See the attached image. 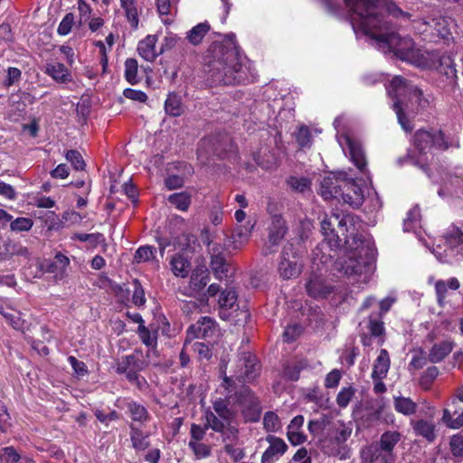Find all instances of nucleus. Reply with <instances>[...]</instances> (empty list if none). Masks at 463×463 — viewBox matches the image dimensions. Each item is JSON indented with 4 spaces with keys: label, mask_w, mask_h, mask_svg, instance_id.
<instances>
[{
    "label": "nucleus",
    "mask_w": 463,
    "mask_h": 463,
    "mask_svg": "<svg viewBox=\"0 0 463 463\" xmlns=\"http://www.w3.org/2000/svg\"><path fill=\"white\" fill-rule=\"evenodd\" d=\"M354 6L352 16V27L355 33L361 32L371 38L373 43L383 52H392L398 59L420 65L421 53L416 49L410 37H402L395 33L387 20L388 12L393 17L410 20L411 14L392 5L386 9L379 0H345Z\"/></svg>",
    "instance_id": "1"
},
{
    "label": "nucleus",
    "mask_w": 463,
    "mask_h": 463,
    "mask_svg": "<svg viewBox=\"0 0 463 463\" xmlns=\"http://www.w3.org/2000/svg\"><path fill=\"white\" fill-rule=\"evenodd\" d=\"M351 222L350 215L335 213L326 214L321 221L325 241L331 250L339 248L343 241L352 249L346 259L335 262V269L347 277L369 271L375 258L373 244L369 240L362 239V235L354 236L353 243H350L347 224Z\"/></svg>",
    "instance_id": "2"
},
{
    "label": "nucleus",
    "mask_w": 463,
    "mask_h": 463,
    "mask_svg": "<svg viewBox=\"0 0 463 463\" xmlns=\"http://www.w3.org/2000/svg\"><path fill=\"white\" fill-rule=\"evenodd\" d=\"M209 51L213 59L208 62L207 72L212 84L235 85L244 80L234 34L225 36L221 43H213Z\"/></svg>",
    "instance_id": "3"
},
{
    "label": "nucleus",
    "mask_w": 463,
    "mask_h": 463,
    "mask_svg": "<svg viewBox=\"0 0 463 463\" xmlns=\"http://www.w3.org/2000/svg\"><path fill=\"white\" fill-rule=\"evenodd\" d=\"M387 92L392 99H395L392 108L399 124L405 131H411L414 127L412 119L430 107V96H425L421 90L409 84L401 76L392 78Z\"/></svg>",
    "instance_id": "4"
},
{
    "label": "nucleus",
    "mask_w": 463,
    "mask_h": 463,
    "mask_svg": "<svg viewBox=\"0 0 463 463\" xmlns=\"http://www.w3.org/2000/svg\"><path fill=\"white\" fill-rule=\"evenodd\" d=\"M233 403L240 408L245 422H257L260 419L262 407L259 397L248 386H241L231 396Z\"/></svg>",
    "instance_id": "5"
},
{
    "label": "nucleus",
    "mask_w": 463,
    "mask_h": 463,
    "mask_svg": "<svg viewBox=\"0 0 463 463\" xmlns=\"http://www.w3.org/2000/svg\"><path fill=\"white\" fill-rule=\"evenodd\" d=\"M415 149L420 156L426 155L435 147L439 150H447L452 146V139L442 130H418L413 137Z\"/></svg>",
    "instance_id": "6"
},
{
    "label": "nucleus",
    "mask_w": 463,
    "mask_h": 463,
    "mask_svg": "<svg viewBox=\"0 0 463 463\" xmlns=\"http://www.w3.org/2000/svg\"><path fill=\"white\" fill-rule=\"evenodd\" d=\"M212 411L207 409L204 412L207 426L218 433H223L226 425L232 424L235 417V412L229 408V403L225 399L219 398L213 402Z\"/></svg>",
    "instance_id": "7"
},
{
    "label": "nucleus",
    "mask_w": 463,
    "mask_h": 463,
    "mask_svg": "<svg viewBox=\"0 0 463 463\" xmlns=\"http://www.w3.org/2000/svg\"><path fill=\"white\" fill-rule=\"evenodd\" d=\"M260 363L254 354L241 352L236 361L232 377L240 383H251L260 375Z\"/></svg>",
    "instance_id": "8"
},
{
    "label": "nucleus",
    "mask_w": 463,
    "mask_h": 463,
    "mask_svg": "<svg viewBox=\"0 0 463 463\" xmlns=\"http://www.w3.org/2000/svg\"><path fill=\"white\" fill-rule=\"evenodd\" d=\"M303 264L299 260V253L293 243H287L282 250L281 260L279 263V273L283 279H291L299 276Z\"/></svg>",
    "instance_id": "9"
},
{
    "label": "nucleus",
    "mask_w": 463,
    "mask_h": 463,
    "mask_svg": "<svg viewBox=\"0 0 463 463\" xmlns=\"http://www.w3.org/2000/svg\"><path fill=\"white\" fill-rule=\"evenodd\" d=\"M232 145L229 136H210L200 141L197 152L200 156L203 155L207 157L215 156L221 158L223 157L227 152L232 150Z\"/></svg>",
    "instance_id": "10"
},
{
    "label": "nucleus",
    "mask_w": 463,
    "mask_h": 463,
    "mask_svg": "<svg viewBox=\"0 0 463 463\" xmlns=\"http://www.w3.org/2000/svg\"><path fill=\"white\" fill-rule=\"evenodd\" d=\"M337 201L348 204L352 208H358L364 201V191L354 179L347 178L346 181H344L342 192Z\"/></svg>",
    "instance_id": "11"
},
{
    "label": "nucleus",
    "mask_w": 463,
    "mask_h": 463,
    "mask_svg": "<svg viewBox=\"0 0 463 463\" xmlns=\"http://www.w3.org/2000/svg\"><path fill=\"white\" fill-rule=\"evenodd\" d=\"M288 228L286 226V222L282 218L281 215L275 214L272 217L271 223L269 227V246H267L262 250L263 255L267 256L275 251L273 247L279 245V243L283 240L285 234L287 233Z\"/></svg>",
    "instance_id": "12"
},
{
    "label": "nucleus",
    "mask_w": 463,
    "mask_h": 463,
    "mask_svg": "<svg viewBox=\"0 0 463 463\" xmlns=\"http://www.w3.org/2000/svg\"><path fill=\"white\" fill-rule=\"evenodd\" d=\"M345 174L329 175L325 176L320 183V194L325 200H338L342 192L344 181H346Z\"/></svg>",
    "instance_id": "13"
},
{
    "label": "nucleus",
    "mask_w": 463,
    "mask_h": 463,
    "mask_svg": "<svg viewBox=\"0 0 463 463\" xmlns=\"http://www.w3.org/2000/svg\"><path fill=\"white\" fill-rule=\"evenodd\" d=\"M442 198L463 199V172L449 175L438 192Z\"/></svg>",
    "instance_id": "14"
},
{
    "label": "nucleus",
    "mask_w": 463,
    "mask_h": 463,
    "mask_svg": "<svg viewBox=\"0 0 463 463\" xmlns=\"http://www.w3.org/2000/svg\"><path fill=\"white\" fill-rule=\"evenodd\" d=\"M266 440L269 446L261 456V463H274L287 451L288 445L281 438L273 435H268Z\"/></svg>",
    "instance_id": "15"
},
{
    "label": "nucleus",
    "mask_w": 463,
    "mask_h": 463,
    "mask_svg": "<svg viewBox=\"0 0 463 463\" xmlns=\"http://www.w3.org/2000/svg\"><path fill=\"white\" fill-rule=\"evenodd\" d=\"M420 22L426 27L435 31L437 36L441 39L449 40L451 36V27L453 26L451 17L438 16L430 18L429 20L422 19Z\"/></svg>",
    "instance_id": "16"
},
{
    "label": "nucleus",
    "mask_w": 463,
    "mask_h": 463,
    "mask_svg": "<svg viewBox=\"0 0 463 463\" xmlns=\"http://www.w3.org/2000/svg\"><path fill=\"white\" fill-rule=\"evenodd\" d=\"M411 425L416 436L422 437L430 443L436 439V425L433 421L423 419L413 420L411 421Z\"/></svg>",
    "instance_id": "17"
},
{
    "label": "nucleus",
    "mask_w": 463,
    "mask_h": 463,
    "mask_svg": "<svg viewBox=\"0 0 463 463\" xmlns=\"http://www.w3.org/2000/svg\"><path fill=\"white\" fill-rule=\"evenodd\" d=\"M345 141L352 162L360 172L364 173L366 170L367 161L363 146L359 142L350 138L349 137H345Z\"/></svg>",
    "instance_id": "18"
},
{
    "label": "nucleus",
    "mask_w": 463,
    "mask_h": 463,
    "mask_svg": "<svg viewBox=\"0 0 463 463\" xmlns=\"http://www.w3.org/2000/svg\"><path fill=\"white\" fill-rule=\"evenodd\" d=\"M307 294L314 298H325L333 290V287L326 284L317 276H312L306 285Z\"/></svg>",
    "instance_id": "19"
},
{
    "label": "nucleus",
    "mask_w": 463,
    "mask_h": 463,
    "mask_svg": "<svg viewBox=\"0 0 463 463\" xmlns=\"http://www.w3.org/2000/svg\"><path fill=\"white\" fill-rule=\"evenodd\" d=\"M70 264V260L67 256L61 252L55 254L52 260L47 263L46 272L54 274L55 279H62L66 276V269Z\"/></svg>",
    "instance_id": "20"
},
{
    "label": "nucleus",
    "mask_w": 463,
    "mask_h": 463,
    "mask_svg": "<svg viewBox=\"0 0 463 463\" xmlns=\"http://www.w3.org/2000/svg\"><path fill=\"white\" fill-rule=\"evenodd\" d=\"M215 327V321L212 317H203L196 324L189 327L188 333H194V336L197 338H207L213 335Z\"/></svg>",
    "instance_id": "21"
},
{
    "label": "nucleus",
    "mask_w": 463,
    "mask_h": 463,
    "mask_svg": "<svg viewBox=\"0 0 463 463\" xmlns=\"http://www.w3.org/2000/svg\"><path fill=\"white\" fill-rule=\"evenodd\" d=\"M157 36L149 34L138 43L137 52L139 55L147 61H154L159 55L156 51Z\"/></svg>",
    "instance_id": "22"
},
{
    "label": "nucleus",
    "mask_w": 463,
    "mask_h": 463,
    "mask_svg": "<svg viewBox=\"0 0 463 463\" xmlns=\"http://www.w3.org/2000/svg\"><path fill=\"white\" fill-rule=\"evenodd\" d=\"M454 343L449 340L435 344L430 350L428 361L432 364L442 362L453 350Z\"/></svg>",
    "instance_id": "23"
},
{
    "label": "nucleus",
    "mask_w": 463,
    "mask_h": 463,
    "mask_svg": "<svg viewBox=\"0 0 463 463\" xmlns=\"http://www.w3.org/2000/svg\"><path fill=\"white\" fill-rule=\"evenodd\" d=\"M438 71L446 76L449 83L452 86L457 85L458 83V75L457 70L455 68V63L450 56L442 55L439 58V64L437 68Z\"/></svg>",
    "instance_id": "24"
},
{
    "label": "nucleus",
    "mask_w": 463,
    "mask_h": 463,
    "mask_svg": "<svg viewBox=\"0 0 463 463\" xmlns=\"http://www.w3.org/2000/svg\"><path fill=\"white\" fill-rule=\"evenodd\" d=\"M390 368V357L389 353L385 349H382L380 351V354L378 357L376 358L373 373H372V378L373 380H382L383 379Z\"/></svg>",
    "instance_id": "25"
},
{
    "label": "nucleus",
    "mask_w": 463,
    "mask_h": 463,
    "mask_svg": "<svg viewBox=\"0 0 463 463\" xmlns=\"http://www.w3.org/2000/svg\"><path fill=\"white\" fill-rule=\"evenodd\" d=\"M402 434L397 430L384 431L377 443L383 452H393L395 446L400 442Z\"/></svg>",
    "instance_id": "26"
},
{
    "label": "nucleus",
    "mask_w": 463,
    "mask_h": 463,
    "mask_svg": "<svg viewBox=\"0 0 463 463\" xmlns=\"http://www.w3.org/2000/svg\"><path fill=\"white\" fill-rule=\"evenodd\" d=\"M130 429V440L133 448L136 450H145L150 446L148 439L149 434L144 433L140 429L136 427L133 423L129 425Z\"/></svg>",
    "instance_id": "27"
},
{
    "label": "nucleus",
    "mask_w": 463,
    "mask_h": 463,
    "mask_svg": "<svg viewBox=\"0 0 463 463\" xmlns=\"http://www.w3.org/2000/svg\"><path fill=\"white\" fill-rule=\"evenodd\" d=\"M45 72L57 82L65 83L71 80L68 69L60 62L47 64Z\"/></svg>",
    "instance_id": "28"
},
{
    "label": "nucleus",
    "mask_w": 463,
    "mask_h": 463,
    "mask_svg": "<svg viewBox=\"0 0 463 463\" xmlns=\"http://www.w3.org/2000/svg\"><path fill=\"white\" fill-rule=\"evenodd\" d=\"M393 407L395 411L405 416H411L417 411V404L409 397L395 396L393 398Z\"/></svg>",
    "instance_id": "29"
},
{
    "label": "nucleus",
    "mask_w": 463,
    "mask_h": 463,
    "mask_svg": "<svg viewBox=\"0 0 463 463\" xmlns=\"http://www.w3.org/2000/svg\"><path fill=\"white\" fill-rule=\"evenodd\" d=\"M253 225L250 228L239 226L233 232L232 236L228 239L225 245L232 244L234 250L240 249L248 240Z\"/></svg>",
    "instance_id": "30"
},
{
    "label": "nucleus",
    "mask_w": 463,
    "mask_h": 463,
    "mask_svg": "<svg viewBox=\"0 0 463 463\" xmlns=\"http://www.w3.org/2000/svg\"><path fill=\"white\" fill-rule=\"evenodd\" d=\"M209 30L210 24L207 22L200 23L187 32L186 39L191 44L198 45L202 43Z\"/></svg>",
    "instance_id": "31"
},
{
    "label": "nucleus",
    "mask_w": 463,
    "mask_h": 463,
    "mask_svg": "<svg viewBox=\"0 0 463 463\" xmlns=\"http://www.w3.org/2000/svg\"><path fill=\"white\" fill-rule=\"evenodd\" d=\"M170 265L175 276L181 278H185L188 276V268L190 266V262L181 254L174 255Z\"/></svg>",
    "instance_id": "32"
},
{
    "label": "nucleus",
    "mask_w": 463,
    "mask_h": 463,
    "mask_svg": "<svg viewBox=\"0 0 463 463\" xmlns=\"http://www.w3.org/2000/svg\"><path fill=\"white\" fill-rule=\"evenodd\" d=\"M0 314L5 318L6 322L14 329H22L24 321L21 317L19 311L0 305Z\"/></svg>",
    "instance_id": "33"
},
{
    "label": "nucleus",
    "mask_w": 463,
    "mask_h": 463,
    "mask_svg": "<svg viewBox=\"0 0 463 463\" xmlns=\"http://www.w3.org/2000/svg\"><path fill=\"white\" fill-rule=\"evenodd\" d=\"M127 407L132 420L143 423L150 419V415L144 405L132 401L128 403Z\"/></svg>",
    "instance_id": "34"
},
{
    "label": "nucleus",
    "mask_w": 463,
    "mask_h": 463,
    "mask_svg": "<svg viewBox=\"0 0 463 463\" xmlns=\"http://www.w3.org/2000/svg\"><path fill=\"white\" fill-rule=\"evenodd\" d=\"M165 110L171 117H178L183 113L182 101L175 93L167 96L165 101Z\"/></svg>",
    "instance_id": "35"
},
{
    "label": "nucleus",
    "mask_w": 463,
    "mask_h": 463,
    "mask_svg": "<svg viewBox=\"0 0 463 463\" xmlns=\"http://www.w3.org/2000/svg\"><path fill=\"white\" fill-rule=\"evenodd\" d=\"M168 202L180 211H186L191 204V196L187 193H175L168 197Z\"/></svg>",
    "instance_id": "36"
},
{
    "label": "nucleus",
    "mask_w": 463,
    "mask_h": 463,
    "mask_svg": "<svg viewBox=\"0 0 463 463\" xmlns=\"http://www.w3.org/2000/svg\"><path fill=\"white\" fill-rule=\"evenodd\" d=\"M21 458L22 454L13 446L0 449V460L3 463H18Z\"/></svg>",
    "instance_id": "37"
},
{
    "label": "nucleus",
    "mask_w": 463,
    "mask_h": 463,
    "mask_svg": "<svg viewBox=\"0 0 463 463\" xmlns=\"http://www.w3.org/2000/svg\"><path fill=\"white\" fill-rule=\"evenodd\" d=\"M210 278L207 271H196L191 276V288L194 290H202L209 282Z\"/></svg>",
    "instance_id": "38"
},
{
    "label": "nucleus",
    "mask_w": 463,
    "mask_h": 463,
    "mask_svg": "<svg viewBox=\"0 0 463 463\" xmlns=\"http://www.w3.org/2000/svg\"><path fill=\"white\" fill-rule=\"evenodd\" d=\"M137 61L136 59L128 58L125 61V78L130 84L137 82Z\"/></svg>",
    "instance_id": "39"
},
{
    "label": "nucleus",
    "mask_w": 463,
    "mask_h": 463,
    "mask_svg": "<svg viewBox=\"0 0 463 463\" xmlns=\"http://www.w3.org/2000/svg\"><path fill=\"white\" fill-rule=\"evenodd\" d=\"M210 267L217 278H222L228 271L224 256L212 257Z\"/></svg>",
    "instance_id": "40"
},
{
    "label": "nucleus",
    "mask_w": 463,
    "mask_h": 463,
    "mask_svg": "<svg viewBox=\"0 0 463 463\" xmlns=\"http://www.w3.org/2000/svg\"><path fill=\"white\" fill-rule=\"evenodd\" d=\"M264 429L267 432H276L280 428V420L273 411H267L263 418Z\"/></svg>",
    "instance_id": "41"
},
{
    "label": "nucleus",
    "mask_w": 463,
    "mask_h": 463,
    "mask_svg": "<svg viewBox=\"0 0 463 463\" xmlns=\"http://www.w3.org/2000/svg\"><path fill=\"white\" fill-rule=\"evenodd\" d=\"M444 238L446 242L452 248L463 244V232L456 226H452L451 230L446 232Z\"/></svg>",
    "instance_id": "42"
},
{
    "label": "nucleus",
    "mask_w": 463,
    "mask_h": 463,
    "mask_svg": "<svg viewBox=\"0 0 463 463\" xmlns=\"http://www.w3.org/2000/svg\"><path fill=\"white\" fill-rule=\"evenodd\" d=\"M237 298L238 296L234 289L226 288L221 293L219 304L222 307L232 308L237 301Z\"/></svg>",
    "instance_id": "43"
},
{
    "label": "nucleus",
    "mask_w": 463,
    "mask_h": 463,
    "mask_svg": "<svg viewBox=\"0 0 463 463\" xmlns=\"http://www.w3.org/2000/svg\"><path fill=\"white\" fill-rule=\"evenodd\" d=\"M381 457V449L377 446H370L361 451L362 463H374Z\"/></svg>",
    "instance_id": "44"
},
{
    "label": "nucleus",
    "mask_w": 463,
    "mask_h": 463,
    "mask_svg": "<svg viewBox=\"0 0 463 463\" xmlns=\"http://www.w3.org/2000/svg\"><path fill=\"white\" fill-rule=\"evenodd\" d=\"M65 158L72 165L75 170H84L86 164L82 156L78 150H68L65 154Z\"/></svg>",
    "instance_id": "45"
},
{
    "label": "nucleus",
    "mask_w": 463,
    "mask_h": 463,
    "mask_svg": "<svg viewBox=\"0 0 463 463\" xmlns=\"http://www.w3.org/2000/svg\"><path fill=\"white\" fill-rule=\"evenodd\" d=\"M33 221L26 217H18L14 221H11L10 228L13 232H28L32 229Z\"/></svg>",
    "instance_id": "46"
},
{
    "label": "nucleus",
    "mask_w": 463,
    "mask_h": 463,
    "mask_svg": "<svg viewBox=\"0 0 463 463\" xmlns=\"http://www.w3.org/2000/svg\"><path fill=\"white\" fill-rule=\"evenodd\" d=\"M449 449L452 456L458 459H463V439L458 434L450 438Z\"/></svg>",
    "instance_id": "47"
},
{
    "label": "nucleus",
    "mask_w": 463,
    "mask_h": 463,
    "mask_svg": "<svg viewBox=\"0 0 463 463\" xmlns=\"http://www.w3.org/2000/svg\"><path fill=\"white\" fill-rule=\"evenodd\" d=\"M22 71L18 68L9 67L6 70V75L2 82L5 88H9L21 80Z\"/></svg>",
    "instance_id": "48"
},
{
    "label": "nucleus",
    "mask_w": 463,
    "mask_h": 463,
    "mask_svg": "<svg viewBox=\"0 0 463 463\" xmlns=\"http://www.w3.org/2000/svg\"><path fill=\"white\" fill-rule=\"evenodd\" d=\"M133 287L132 302L137 307L144 306L146 303L145 291L138 279L133 280Z\"/></svg>",
    "instance_id": "49"
},
{
    "label": "nucleus",
    "mask_w": 463,
    "mask_h": 463,
    "mask_svg": "<svg viewBox=\"0 0 463 463\" xmlns=\"http://www.w3.org/2000/svg\"><path fill=\"white\" fill-rule=\"evenodd\" d=\"M188 446L198 458H207L211 455L210 447L204 443L190 440Z\"/></svg>",
    "instance_id": "50"
},
{
    "label": "nucleus",
    "mask_w": 463,
    "mask_h": 463,
    "mask_svg": "<svg viewBox=\"0 0 463 463\" xmlns=\"http://www.w3.org/2000/svg\"><path fill=\"white\" fill-rule=\"evenodd\" d=\"M155 252L156 248L152 246H142L136 250L134 259L137 262L148 261L154 258Z\"/></svg>",
    "instance_id": "51"
},
{
    "label": "nucleus",
    "mask_w": 463,
    "mask_h": 463,
    "mask_svg": "<svg viewBox=\"0 0 463 463\" xmlns=\"http://www.w3.org/2000/svg\"><path fill=\"white\" fill-rule=\"evenodd\" d=\"M354 392L355 391L353 387L343 388L336 396L337 405L341 408H345L354 395Z\"/></svg>",
    "instance_id": "52"
},
{
    "label": "nucleus",
    "mask_w": 463,
    "mask_h": 463,
    "mask_svg": "<svg viewBox=\"0 0 463 463\" xmlns=\"http://www.w3.org/2000/svg\"><path fill=\"white\" fill-rule=\"evenodd\" d=\"M290 187L299 193H305L310 188V180L306 177H290L288 181Z\"/></svg>",
    "instance_id": "53"
},
{
    "label": "nucleus",
    "mask_w": 463,
    "mask_h": 463,
    "mask_svg": "<svg viewBox=\"0 0 463 463\" xmlns=\"http://www.w3.org/2000/svg\"><path fill=\"white\" fill-rule=\"evenodd\" d=\"M126 361L128 364L129 370H134V372L143 371L147 365V363L145 360L136 354L127 355Z\"/></svg>",
    "instance_id": "54"
},
{
    "label": "nucleus",
    "mask_w": 463,
    "mask_h": 463,
    "mask_svg": "<svg viewBox=\"0 0 463 463\" xmlns=\"http://www.w3.org/2000/svg\"><path fill=\"white\" fill-rule=\"evenodd\" d=\"M184 44V40L178 38L176 36H166L164 39V43H162L160 53L169 51L173 48H180Z\"/></svg>",
    "instance_id": "55"
},
{
    "label": "nucleus",
    "mask_w": 463,
    "mask_h": 463,
    "mask_svg": "<svg viewBox=\"0 0 463 463\" xmlns=\"http://www.w3.org/2000/svg\"><path fill=\"white\" fill-rule=\"evenodd\" d=\"M297 142L301 147L309 146L311 145V133L307 126L299 128L297 136Z\"/></svg>",
    "instance_id": "56"
},
{
    "label": "nucleus",
    "mask_w": 463,
    "mask_h": 463,
    "mask_svg": "<svg viewBox=\"0 0 463 463\" xmlns=\"http://www.w3.org/2000/svg\"><path fill=\"white\" fill-rule=\"evenodd\" d=\"M74 23V15L71 13L65 14L61 22L60 23L57 32L60 35H67L72 27Z\"/></svg>",
    "instance_id": "57"
},
{
    "label": "nucleus",
    "mask_w": 463,
    "mask_h": 463,
    "mask_svg": "<svg viewBox=\"0 0 463 463\" xmlns=\"http://www.w3.org/2000/svg\"><path fill=\"white\" fill-rule=\"evenodd\" d=\"M13 250V241L11 240H4L0 237V261L10 260L12 258Z\"/></svg>",
    "instance_id": "58"
},
{
    "label": "nucleus",
    "mask_w": 463,
    "mask_h": 463,
    "mask_svg": "<svg viewBox=\"0 0 463 463\" xmlns=\"http://www.w3.org/2000/svg\"><path fill=\"white\" fill-rule=\"evenodd\" d=\"M208 429H211V427L207 426V421L205 422L203 427L193 423L190 430L191 440H194L195 442H199L200 440H202L204 438L205 432Z\"/></svg>",
    "instance_id": "59"
},
{
    "label": "nucleus",
    "mask_w": 463,
    "mask_h": 463,
    "mask_svg": "<svg viewBox=\"0 0 463 463\" xmlns=\"http://www.w3.org/2000/svg\"><path fill=\"white\" fill-rule=\"evenodd\" d=\"M328 423L327 417H322L319 420H312L308 422V430L311 434L316 435L323 431Z\"/></svg>",
    "instance_id": "60"
},
{
    "label": "nucleus",
    "mask_w": 463,
    "mask_h": 463,
    "mask_svg": "<svg viewBox=\"0 0 463 463\" xmlns=\"http://www.w3.org/2000/svg\"><path fill=\"white\" fill-rule=\"evenodd\" d=\"M368 328L371 335L375 337L383 335L385 331L383 322L376 320L372 317L369 318Z\"/></svg>",
    "instance_id": "61"
},
{
    "label": "nucleus",
    "mask_w": 463,
    "mask_h": 463,
    "mask_svg": "<svg viewBox=\"0 0 463 463\" xmlns=\"http://www.w3.org/2000/svg\"><path fill=\"white\" fill-rule=\"evenodd\" d=\"M137 373L138 372H134V370H128L127 373V379L128 382L134 383L137 389L143 390L146 386L147 383L146 380Z\"/></svg>",
    "instance_id": "62"
},
{
    "label": "nucleus",
    "mask_w": 463,
    "mask_h": 463,
    "mask_svg": "<svg viewBox=\"0 0 463 463\" xmlns=\"http://www.w3.org/2000/svg\"><path fill=\"white\" fill-rule=\"evenodd\" d=\"M341 373L337 369L332 370L328 373L325 379V386L326 388H335L341 380Z\"/></svg>",
    "instance_id": "63"
},
{
    "label": "nucleus",
    "mask_w": 463,
    "mask_h": 463,
    "mask_svg": "<svg viewBox=\"0 0 463 463\" xmlns=\"http://www.w3.org/2000/svg\"><path fill=\"white\" fill-rule=\"evenodd\" d=\"M301 333V326L298 325L288 326L283 333L284 341L291 343L296 340Z\"/></svg>",
    "instance_id": "64"
}]
</instances>
